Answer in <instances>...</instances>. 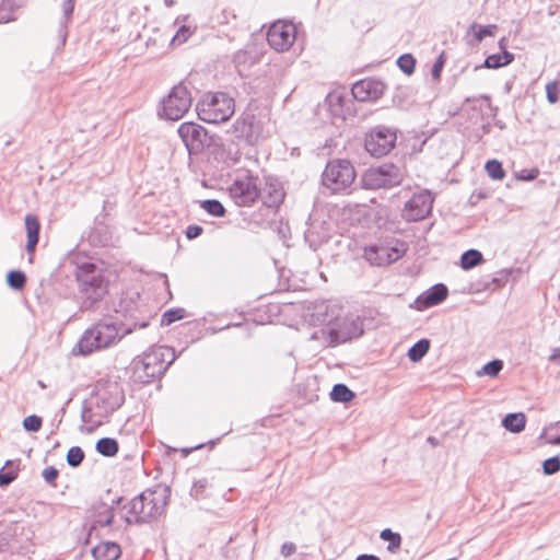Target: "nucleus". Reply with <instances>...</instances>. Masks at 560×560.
Returning <instances> with one entry per match:
<instances>
[{
    "label": "nucleus",
    "mask_w": 560,
    "mask_h": 560,
    "mask_svg": "<svg viewBox=\"0 0 560 560\" xmlns=\"http://www.w3.org/2000/svg\"><path fill=\"white\" fill-rule=\"evenodd\" d=\"M203 229L199 225H189L186 230V236L188 240H192L201 235Z\"/></svg>",
    "instance_id": "50"
},
{
    "label": "nucleus",
    "mask_w": 560,
    "mask_h": 560,
    "mask_svg": "<svg viewBox=\"0 0 560 560\" xmlns=\"http://www.w3.org/2000/svg\"><path fill=\"white\" fill-rule=\"evenodd\" d=\"M18 477V471L16 469H8V470H4V468H2L0 470V487H4V486H8L10 485L11 482H13Z\"/></svg>",
    "instance_id": "44"
},
{
    "label": "nucleus",
    "mask_w": 560,
    "mask_h": 560,
    "mask_svg": "<svg viewBox=\"0 0 560 560\" xmlns=\"http://www.w3.org/2000/svg\"><path fill=\"white\" fill-rule=\"evenodd\" d=\"M164 2H165V4H166L167 7H171V5H173L174 0H164Z\"/></svg>",
    "instance_id": "61"
},
{
    "label": "nucleus",
    "mask_w": 560,
    "mask_h": 560,
    "mask_svg": "<svg viewBox=\"0 0 560 560\" xmlns=\"http://www.w3.org/2000/svg\"><path fill=\"white\" fill-rule=\"evenodd\" d=\"M380 537L383 539V540H386L388 541V547L387 549L392 552L396 551L397 549H399L400 547V544H401V537L398 533H394L393 530H390L389 528H386V529H383L381 532V535Z\"/></svg>",
    "instance_id": "32"
},
{
    "label": "nucleus",
    "mask_w": 560,
    "mask_h": 560,
    "mask_svg": "<svg viewBox=\"0 0 560 560\" xmlns=\"http://www.w3.org/2000/svg\"><path fill=\"white\" fill-rule=\"evenodd\" d=\"M12 20V16L5 12L2 11V9L0 8V23H3V22H9Z\"/></svg>",
    "instance_id": "55"
},
{
    "label": "nucleus",
    "mask_w": 560,
    "mask_h": 560,
    "mask_svg": "<svg viewBox=\"0 0 560 560\" xmlns=\"http://www.w3.org/2000/svg\"><path fill=\"white\" fill-rule=\"evenodd\" d=\"M191 103L190 92L183 83H179L163 98L160 115L170 120H178L188 112Z\"/></svg>",
    "instance_id": "9"
},
{
    "label": "nucleus",
    "mask_w": 560,
    "mask_h": 560,
    "mask_svg": "<svg viewBox=\"0 0 560 560\" xmlns=\"http://www.w3.org/2000/svg\"><path fill=\"white\" fill-rule=\"evenodd\" d=\"M503 368V362L499 359L492 360L485 364L480 371L477 372L478 376L488 375L490 377H495L499 375L500 371Z\"/></svg>",
    "instance_id": "33"
},
{
    "label": "nucleus",
    "mask_w": 560,
    "mask_h": 560,
    "mask_svg": "<svg viewBox=\"0 0 560 560\" xmlns=\"http://www.w3.org/2000/svg\"><path fill=\"white\" fill-rule=\"evenodd\" d=\"M546 94L547 100L550 104H555L559 100V90H558V83L557 82H549L546 85Z\"/></svg>",
    "instance_id": "46"
},
{
    "label": "nucleus",
    "mask_w": 560,
    "mask_h": 560,
    "mask_svg": "<svg viewBox=\"0 0 560 560\" xmlns=\"http://www.w3.org/2000/svg\"><path fill=\"white\" fill-rule=\"evenodd\" d=\"M81 418H82V421L85 423L91 422L92 421V410L89 408H84L82 410Z\"/></svg>",
    "instance_id": "54"
},
{
    "label": "nucleus",
    "mask_w": 560,
    "mask_h": 560,
    "mask_svg": "<svg viewBox=\"0 0 560 560\" xmlns=\"http://www.w3.org/2000/svg\"><path fill=\"white\" fill-rule=\"evenodd\" d=\"M470 30L474 31V37L477 43H480L486 36H492L494 31L497 30V25H478L477 23H472L470 25Z\"/></svg>",
    "instance_id": "34"
},
{
    "label": "nucleus",
    "mask_w": 560,
    "mask_h": 560,
    "mask_svg": "<svg viewBox=\"0 0 560 560\" xmlns=\"http://www.w3.org/2000/svg\"><path fill=\"white\" fill-rule=\"evenodd\" d=\"M184 314L185 311L183 308L168 310L163 314L161 324L171 325L172 323L182 319Z\"/></svg>",
    "instance_id": "39"
},
{
    "label": "nucleus",
    "mask_w": 560,
    "mask_h": 560,
    "mask_svg": "<svg viewBox=\"0 0 560 560\" xmlns=\"http://www.w3.org/2000/svg\"><path fill=\"white\" fill-rule=\"evenodd\" d=\"M447 560H456V558H451V559H447Z\"/></svg>",
    "instance_id": "62"
},
{
    "label": "nucleus",
    "mask_w": 560,
    "mask_h": 560,
    "mask_svg": "<svg viewBox=\"0 0 560 560\" xmlns=\"http://www.w3.org/2000/svg\"><path fill=\"white\" fill-rule=\"evenodd\" d=\"M483 260L482 254L477 249H468L460 257V267L464 270H469Z\"/></svg>",
    "instance_id": "25"
},
{
    "label": "nucleus",
    "mask_w": 560,
    "mask_h": 560,
    "mask_svg": "<svg viewBox=\"0 0 560 560\" xmlns=\"http://www.w3.org/2000/svg\"><path fill=\"white\" fill-rule=\"evenodd\" d=\"M355 179V171L348 160L329 161L323 172L322 183L331 192L347 190Z\"/></svg>",
    "instance_id": "6"
},
{
    "label": "nucleus",
    "mask_w": 560,
    "mask_h": 560,
    "mask_svg": "<svg viewBox=\"0 0 560 560\" xmlns=\"http://www.w3.org/2000/svg\"><path fill=\"white\" fill-rule=\"evenodd\" d=\"M295 35L296 28L292 22L277 21L269 27L267 40L275 50L285 51L293 45Z\"/></svg>",
    "instance_id": "12"
},
{
    "label": "nucleus",
    "mask_w": 560,
    "mask_h": 560,
    "mask_svg": "<svg viewBox=\"0 0 560 560\" xmlns=\"http://www.w3.org/2000/svg\"><path fill=\"white\" fill-rule=\"evenodd\" d=\"M396 133L386 127H375L366 136L364 145L366 151L376 158L386 155L395 145Z\"/></svg>",
    "instance_id": "11"
},
{
    "label": "nucleus",
    "mask_w": 560,
    "mask_h": 560,
    "mask_svg": "<svg viewBox=\"0 0 560 560\" xmlns=\"http://www.w3.org/2000/svg\"><path fill=\"white\" fill-rule=\"evenodd\" d=\"M428 442L433 446H436L439 444V441L434 436H429Z\"/></svg>",
    "instance_id": "59"
},
{
    "label": "nucleus",
    "mask_w": 560,
    "mask_h": 560,
    "mask_svg": "<svg viewBox=\"0 0 560 560\" xmlns=\"http://www.w3.org/2000/svg\"><path fill=\"white\" fill-rule=\"evenodd\" d=\"M233 129L237 138H244L247 142L252 141V121L248 118L236 119Z\"/></svg>",
    "instance_id": "30"
},
{
    "label": "nucleus",
    "mask_w": 560,
    "mask_h": 560,
    "mask_svg": "<svg viewBox=\"0 0 560 560\" xmlns=\"http://www.w3.org/2000/svg\"><path fill=\"white\" fill-rule=\"evenodd\" d=\"M96 451L107 457L114 456L118 453V443L112 438H102L96 443Z\"/></svg>",
    "instance_id": "28"
},
{
    "label": "nucleus",
    "mask_w": 560,
    "mask_h": 560,
    "mask_svg": "<svg viewBox=\"0 0 560 560\" xmlns=\"http://www.w3.org/2000/svg\"><path fill=\"white\" fill-rule=\"evenodd\" d=\"M488 176L495 180H501L505 177V172L502 167L501 162L498 160H490L485 165Z\"/></svg>",
    "instance_id": "31"
},
{
    "label": "nucleus",
    "mask_w": 560,
    "mask_h": 560,
    "mask_svg": "<svg viewBox=\"0 0 560 560\" xmlns=\"http://www.w3.org/2000/svg\"><path fill=\"white\" fill-rule=\"evenodd\" d=\"M545 475H553L560 470V458L558 456L550 457L542 463Z\"/></svg>",
    "instance_id": "41"
},
{
    "label": "nucleus",
    "mask_w": 560,
    "mask_h": 560,
    "mask_svg": "<svg viewBox=\"0 0 560 560\" xmlns=\"http://www.w3.org/2000/svg\"><path fill=\"white\" fill-rule=\"evenodd\" d=\"M429 349L430 341L428 339H421L409 349L408 358L412 362H418L428 353Z\"/></svg>",
    "instance_id": "29"
},
{
    "label": "nucleus",
    "mask_w": 560,
    "mask_h": 560,
    "mask_svg": "<svg viewBox=\"0 0 560 560\" xmlns=\"http://www.w3.org/2000/svg\"><path fill=\"white\" fill-rule=\"evenodd\" d=\"M7 281L11 288L15 290H21L25 285L26 277L22 271L12 270L8 273Z\"/></svg>",
    "instance_id": "36"
},
{
    "label": "nucleus",
    "mask_w": 560,
    "mask_h": 560,
    "mask_svg": "<svg viewBox=\"0 0 560 560\" xmlns=\"http://www.w3.org/2000/svg\"><path fill=\"white\" fill-rule=\"evenodd\" d=\"M19 7V0H0V8L12 16L14 8Z\"/></svg>",
    "instance_id": "48"
},
{
    "label": "nucleus",
    "mask_w": 560,
    "mask_h": 560,
    "mask_svg": "<svg viewBox=\"0 0 560 560\" xmlns=\"http://www.w3.org/2000/svg\"><path fill=\"white\" fill-rule=\"evenodd\" d=\"M202 446H203V445H202V444H200V445H197L196 447H192V448H190V450H183V452H184V454H185V455H187L190 451H192V450H199V448H201Z\"/></svg>",
    "instance_id": "60"
},
{
    "label": "nucleus",
    "mask_w": 560,
    "mask_h": 560,
    "mask_svg": "<svg viewBox=\"0 0 560 560\" xmlns=\"http://www.w3.org/2000/svg\"><path fill=\"white\" fill-rule=\"evenodd\" d=\"M447 293L448 290L444 284L439 283L433 285L423 296L418 299L417 302L421 304L419 308H427L440 304L447 298Z\"/></svg>",
    "instance_id": "18"
},
{
    "label": "nucleus",
    "mask_w": 560,
    "mask_h": 560,
    "mask_svg": "<svg viewBox=\"0 0 560 560\" xmlns=\"http://www.w3.org/2000/svg\"><path fill=\"white\" fill-rule=\"evenodd\" d=\"M73 9H74V0H66L62 3L63 15L67 20H69L71 18Z\"/></svg>",
    "instance_id": "52"
},
{
    "label": "nucleus",
    "mask_w": 560,
    "mask_h": 560,
    "mask_svg": "<svg viewBox=\"0 0 560 560\" xmlns=\"http://www.w3.org/2000/svg\"><path fill=\"white\" fill-rule=\"evenodd\" d=\"M433 197L429 190H421L405 203L402 218L407 221H420L430 214L433 205Z\"/></svg>",
    "instance_id": "13"
},
{
    "label": "nucleus",
    "mask_w": 560,
    "mask_h": 560,
    "mask_svg": "<svg viewBox=\"0 0 560 560\" xmlns=\"http://www.w3.org/2000/svg\"><path fill=\"white\" fill-rule=\"evenodd\" d=\"M560 358V350L559 349H556L553 351V353L549 357V360L550 361H556Z\"/></svg>",
    "instance_id": "57"
},
{
    "label": "nucleus",
    "mask_w": 560,
    "mask_h": 560,
    "mask_svg": "<svg viewBox=\"0 0 560 560\" xmlns=\"http://www.w3.org/2000/svg\"><path fill=\"white\" fill-rule=\"evenodd\" d=\"M443 66H444V60H443V57L440 56L438 58V60L434 62L433 67H432V70H431V74H432V78L434 80H440L441 78V71L443 69Z\"/></svg>",
    "instance_id": "49"
},
{
    "label": "nucleus",
    "mask_w": 560,
    "mask_h": 560,
    "mask_svg": "<svg viewBox=\"0 0 560 560\" xmlns=\"http://www.w3.org/2000/svg\"><path fill=\"white\" fill-rule=\"evenodd\" d=\"M328 305L320 304L316 307V313L314 316L317 317V320L320 324L327 323L328 325L315 330L311 335L312 340H320L323 341V346L325 347H334L338 343L346 342L347 340L351 339L353 335H358V329L354 326L353 331H346L342 329H335L334 327H330L331 319L327 317Z\"/></svg>",
    "instance_id": "8"
},
{
    "label": "nucleus",
    "mask_w": 560,
    "mask_h": 560,
    "mask_svg": "<svg viewBox=\"0 0 560 560\" xmlns=\"http://www.w3.org/2000/svg\"><path fill=\"white\" fill-rule=\"evenodd\" d=\"M23 428L26 431L37 432L42 428V418L35 415L28 416L23 420Z\"/></svg>",
    "instance_id": "40"
},
{
    "label": "nucleus",
    "mask_w": 560,
    "mask_h": 560,
    "mask_svg": "<svg viewBox=\"0 0 560 560\" xmlns=\"http://www.w3.org/2000/svg\"><path fill=\"white\" fill-rule=\"evenodd\" d=\"M385 91V83L378 79L368 78L355 82L351 89L353 97L360 102L378 100Z\"/></svg>",
    "instance_id": "15"
},
{
    "label": "nucleus",
    "mask_w": 560,
    "mask_h": 560,
    "mask_svg": "<svg viewBox=\"0 0 560 560\" xmlns=\"http://www.w3.org/2000/svg\"><path fill=\"white\" fill-rule=\"evenodd\" d=\"M208 480L206 478H202V479H199L197 481L194 482L192 485V488L190 490V494L195 498V499H200L201 497H203V492L206 490V488L208 487Z\"/></svg>",
    "instance_id": "45"
},
{
    "label": "nucleus",
    "mask_w": 560,
    "mask_h": 560,
    "mask_svg": "<svg viewBox=\"0 0 560 560\" xmlns=\"http://www.w3.org/2000/svg\"><path fill=\"white\" fill-rule=\"evenodd\" d=\"M165 505L166 498L163 493L147 490L125 506V522L128 525L150 522L163 513Z\"/></svg>",
    "instance_id": "1"
},
{
    "label": "nucleus",
    "mask_w": 560,
    "mask_h": 560,
    "mask_svg": "<svg viewBox=\"0 0 560 560\" xmlns=\"http://www.w3.org/2000/svg\"><path fill=\"white\" fill-rule=\"evenodd\" d=\"M84 459V452L79 446H72L67 453V463L71 467H78Z\"/></svg>",
    "instance_id": "37"
},
{
    "label": "nucleus",
    "mask_w": 560,
    "mask_h": 560,
    "mask_svg": "<svg viewBox=\"0 0 560 560\" xmlns=\"http://www.w3.org/2000/svg\"><path fill=\"white\" fill-rule=\"evenodd\" d=\"M397 65L402 72L411 74L415 71L416 60L411 55L406 54L398 58Z\"/></svg>",
    "instance_id": "38"
},
{
    "label": "nucleus",
    "mask_w": 560,
    "mask_h": 560,
    "mask_svg": "<svg viewBox=\"0 0 560 560\" xmlns=\"http://www.w3.org/2000/svg\"><path fill=\"white\" fill-rule=\"evenodd\" d=\"M259 197L265 206L269 208L278 207L284 199V191L278 184H269L260 189Z\"/></svg>",
    "instance_id": "20"
},
{
    "label": "nucleus",
    "mask_w": 560,
    "mask_h": 560,
    "mask_svg": "<svg viewBox=\"0 0 560 560\" xmlns=\"http://www.w3.org/2000/svg\"><path fill=\"white\" fill-rule=\"evenodd\" d=\"M330 398L337 402H348L354 398V393L345 384H336L330 392Z\"/></svg>",
    "instance_id": "27"
},
{
    "label": "nucleus",
    "mask_w": 560,
    "mask_h": 560,
    "mask_svg": "<svg viewBox=\"0 0 560 560\" xmlns=\"http://www.w3.org/2000/svg\"><path fill=\"white\" fill-rule=\"evenodd\" d=\"M120 555V546L113 541H102L92 549L95 560H117Z\"/></svg>",
    "instance_id": "19"
},
{
    "label": "nucleus",
    "mask_w": 560,
    "mask_h": 560,
    "mask_svg": "<svg viewBox=\"0 0 560 560\" xmlns=\"http://www.w3.org/2000/svg\"><path fill=\"white\" fill-rule=\"evenodd\" d=\"M188 152L198 153L202 151L208 141L207 130L195 122H183L177 130Z\"/></svg>",
    "instance_id": "14"
},
{
    "label": "nucleus",
    "mask_w": 560,
    "mask_h": 560,
    "mask_svg": "<svg viewBox=\"0 0 560 560\" xmlns=\"http://www.w3.org/2000/svg\"><path fill=\"white\" fill-rule=\"evenodd\" d=\"M122 401L124 396L117 385L109 386L107 389L97 393V406L103 409L105 415L115 411L121 406Z\"/></svg>",
    "instance_id": "16"
},
{
    "label": "nucleus",
    "mask_w": 560,
    "mask_h": 560,
    "mask_svg": "<svg viewBox=\"0 0 560 560\" xmlns=\"http://www.w3.org/2000/svg\"><path fill=\"white\" fill-rule=\"evenodd\" d=\"M175 360L174 350L170 347H153L135 362V370L143 382L163 375Z\"/></svg>",
    "instance_id": "3"
},
{
    "label": "nucleus",
    "mask_w": 560,
    "mask_h": 560,
    "mask_svg": "<svg viewBox=\"0 0 560 560\" xmlns=\"http://www.w3.org/2000/svg\"><path fill=\"white\" fill-rule=\"evenodd\" d=\"M115 511L113 506L102 505L93 514L90 533L98 527H108L113 524Z\"/></svg>",
    "instance_id": "21"
},
{
    "label": "nucleus",
    "mask_w": 560,
    "mask_h": 560,
    "mask_svg": "<svg viewBox=\"0 0 560 560\" xmlns=\"http://www.w3.org/2000/svg\"><path fill=\"white\" fill-rule=\"evenodd\" d=\"M234 100L222 92L207 95L197 104L199 118L209 124L226 121L234 114Z\"/></svg>",
    "instance_id": "4"
},
{
    "label": "nucleus",
    "mask_w": 560,
    "mask_h": 560,
    "mask_svg": "<svg viewBox=\"0 0 560 560\" xmlns=\"http://www.w3.org/2000/svg\"><path fill=\"white\" fill-rule=\"evenodd\" d=\"M191 34L192 30L190 28V26L180 25L176 34L172 38V44L180 45L185 43L190 37Z\"/></svg>",
    "instance_id": "42"
},
{
    "label": "nucleus",
    "mask_w": 560,
    "mask_h": 560,
    "mask_svg": "<svg viewBox=\"0 0 560 560\" xmlns=\"http://www.w3.org/2000/svg\"><path fill=\"white\" fill-rule=\"evenodd\" d=\"M347 102V97L338 92L330 93L327 96L329 109L335 117L345 118L348 112V108H346Z\"/></svg>",
    "instance_id": "23"
},
{
    "label": "nucleus",
    "mask_w": 560,
    "mask_h": 560,
    "mask_svg": "<svg viewBox=\"0 0 560 560\" xmlns=\"http://www.w3.org/2000/svg\"><path fill=\"white\" fill-rule=\"evenodd\" d=\"M539 172L538 170H529V171H523V175L521 176L522 179L525 180H533L538 176Z\"/></svg>",
    "instance_id": "53"
},
{
    "label": "nucleus",
    "mask_w": 560,
    "mask_h": 560,
    "mask_svg": "<svg viewBox=\"0 0 560 560\" xmlns=\"http://www.w3.org/2000/svg\"><path fill=\"white\" fill-rule=\"evenodd\" d=\"M402 182L399 167L385 163L377 167L366 170L362 176V184L368 189L390 188Z\"/></svg>",
    "instance_id": "7"
},
{
    "label": "nucleus",
    "mask_w": 560,
    "mask_h": 560,
    "mask_svg": "<svg viewBox=\"0 0 560 560\" xmlns=\"http://www.w3.org/2000/svg\"><path fill=\"white\" fill-rule=\"evenodd\" d=\"M378 256V265L390 264L398 260L401 256V252L396 247L381 246L375 249Z\"/></svg>",
    "instance_id": "26"
},
{
    "label": "nucleus",
    "mask_w": 560,
    "mask_h": 560,
    "mask_svg": "<svg viewBox=\"0 0 560 560\" xmlns=\"http://www.w3.org/2000/svg\"><path fill=\"white\" fill-rule=\"evenodd\" d=\"M75 279L86 300L94 303L100 301L107 292V284L104 280L103 269L90 261L83 260L79 256L74 258Z\"/></svg>",
    "instance_id": "2"
},
{
    "label": "nucleus",
    "mask_w": 560,
    "mask_h": 560,
    "mask_svg": "<svg viewBox=\"0 0 560 560\" xmlns=\"http://www.w3.org/2000/svg\"><path fill=\"white\" fill-rule=\"evenodd\" d=\"M25 230H26V246L25 249L28 254L30 262L33 261V256L35 253L36 245L38 243L40 223L36 215L27 214L25 217Z\"/></svg>",
    "instance_id": "17"
},
{
    "label": "nucleus",
    "mask_w": 560,
    "mask_h": 560,
    "mask_svg": "<svg viewBox=\"0 0 560 560\" xmlns=\"http://www.w3.org/2000/svg\"><path fill=\"white\" fill-rule=\"evenodd\" d=\"M504 39L500 40V47L503 49L502 54H493L486 58L483 67L497 69L510 65L514 60V55L505 50Z\"/></svg>",
    "instance_id": "22"
},
{
    "label": "nucleus",
    "mask_w": 560,
    "mask_h": 560,
    "mask_svg": "<svg viewBox=\"0 0 560 560\" xmlns=\"http://www.w3.org/2000/svg\"><path fill=\"white\" fill-rule=\"evenodd\" d=\"M295 551H296V546L290 541L283 542L281 546V550H280V552L283 557H289V556L293 555Z\"/></svg>",
    "instance_id": "51"
},
{
    "label": "nucleus",
    "mask_w": 560,
    "mask_h": 560,
    "mask_svg": "<svg viewBox=\"0 0 560 560\" xmlns=\"http://www.w3.org/2000/svg\"><path fill=\"white\" fill-rule=\"evenodd\" d=\"M354 326L357 327L358 329V335H353V337H359L362 335L363 330L359 327V325L354 322V320H348V319H343L341 323H338V324H335V325H330V327H334L335 329H342V330H346V331H353L354 330Z\"/></svg>",
    "instance_id": "43"
},
{
    "label": "nucleus",
    "mask_w": 560,
    "mask_h": 560,
    "mask_svg": "<svg viewBox=\"0 0 560 560\" xmlns=\"http://www.w3.org/2000/svg\"><path fill=\"white\" fill-rule=\"evenodd\" d=\"M201 208L213 217H222L225 213V209L219 200L209 199L201 202Z\"/></svg>",
    "instance_id": "35"
},
{
    "label": "nucleus",
    "mask_w": 560,
    "mask_h": 560,
    "mask_svg": "<svg viewBox=\"0 0 560 560\" xmlns=\"http://www.w3.org/2000/svg\"><path fill=\"white\" fill-rule=\"evenodd\" d=\"M525 424L526 417L522 412L509 413L502 420L503 428L512 433H520L524 430Z\"/></svg>",
    "instance_id": "24"
},
{
    "label": "nucleus",
    "mask_w": 560,
    "mask_h": 560,
    "mask_svg": "<svg viewBox=\"0 0 560 560\" xmlns=\"http://www.w3.org/2000/svg\"><path fill=\"white\" fill-rule=\"evenodd\" d=\"M355 560H380V559L373 555H361Z\"/></svg>",
    "instance_id": "56"
},
{
    "label": "nucleus",
    "mask_w": 560,
    "mask_h": 560,
    "mask_svg": "<svg viewBox=\"0 0 560 560\" xmlns=\"http://www.w3.org/2000/svg\"><path fill=\"white\" fill-rule=\"evenodd\" d=\"M118 328L114 324L100 323L86 329L78 342V352L88 355L93 351L112 346L118 339Z\"/></svg>",
    "instance_id": "5"
},
{
    "label": "nucleus",
    "mask_w": 560,
    "mask_h": 560,
    "mask_svg": "<svg viewBox=\"0 0 560 560\" xmlns=\"http://www.w3.org/2000/svg\"><path fill=\"white\" fill-rule=\"evenodd\" d=\"M229 191L237 206H250L260 195L259 179L247 173L241 174L235 178Z\"/></svg>",
    "instance_id": "10"
},
{
    "label": "nucleus",
    "mask_w": 560,
    "mask_h": 560,
    "mask_svg": "<svg viewBox=\"0 0 560 560\" xmlns=\"http://www.w3.org/2000/svg\"><path fill=\"white\" fill-rule=\"evenodd\" d=\"M42 475L47 483L52 485L58 477V470L55 467L50 466L45 468Z\"/></svg>",
    "instance_id": "47"
},
{
    "label": "nucleus",
    "mask_w": 560,
    "mask_h": 560,
    "mask_svg": "<svg viewBox=\"0 0 560 560\" xmlns=\"http://www.w3.org/2000/svg\"><path fill=\"white\" fill-rule=\"evenodd\" d=\"M548 443L553 444V445H560V435L555 436V438H549Z\"/></svg>",
    "instance_id": "58"
}]
</instances>
